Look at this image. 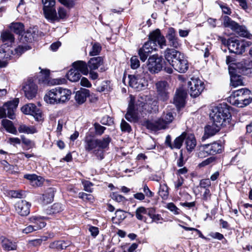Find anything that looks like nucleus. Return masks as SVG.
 <instances>
[{
    "label": "nucleus",
    "mask_w": 252,
    "mask_h": 252,
    "mask_svg": "<svg viewBox=\"0 0 252 252\" xmlns=\"http://www.w3.org/2000/svg\"><path fill=\"white\" fill-rule=\"evenodd\" d=\"M160 48L166 45V40L164 37L161 35L159 29H157L151 32L149 35V40L146 42L138 50V55L140 60L145 62L149 55L153 51L156 50L157 45Z\"/></svg>",
    "instance_id": "obj_1"
},
{
    "label": "nucleus",
    "mask_w": 252,
    "mask_h": 252,
    "mask_svg": "<svg viewBox=\"0 0 252 252\" xmlns=\"http://www.w3.org/2000/svg\"><path fill=\"white\" fill-rule=\"evenodd\" d=\"M111 141L109 136L101 139H95L91 136H86L84 140V148L86 151L92 152L101 160L104 158L103 149L107 148Z\"/></svg>",
    "instance_id": "obj_2"
},
{
    "label": "nucleus",
    "mask_w": 252,
    "mask_h": 252,
    "mask_svg": "<svg viewBox=\"0 0 252 252\" xmlns=\"http://www.w3.org/2000/svg\"><path fill=\"white\" fill-rule=\"evenodd\" d=\"M71 94L70 90L58 87L47 91L44 99L50 104H64L70 99Z\"/></svg>",
    "instance_id": "obj_3"
},
{
    "label": "nucleus",
    "mask_w": 252,
    "mask_h": 252,
    "mask_svg": "<svg viewBox=\"0 0 252 252\" xmlns=\"http://www.w3.org/2000/svg\"><path fill=\"white\" fill-rule=\"evenodd\" d=\"M231 116L225 105L214 107L210 113V117L214 125L218 127L226 126L230 121Z\"/></svg>",
    "instance_id": "obj_4"
},
{
    "label": "nucleus",
    "mask_w": 252,
    "mask_h": 252,
    "mask_svg": "<svg viewBox=\"0 0 252 252\" xmlns=\"http://www.w3.org/2000/svg\"><path fill=\"white\" fill-rule=\"evenodd\" d=\"M130 100L129 102L128 110L125 115L126 119L129 122H136L138 118L136 112V110L143 111L144 110V105L146 103L144 102L143 97H138L135 104L134 97L132 95L130 96Z\"/></svg>",
    "instance_id": "obj_5"
},
{
    "label": "nucleus",
    "mask_w": 252,
    "mask_h": 252,
    "mask_svg": "<svg viewBox=\"0 0 252 252\" xmlns=\"http://www.w3.org/2000/svg\"><path fill=\"white\" fill-rule=\"evenodd\" d=\"M174 119L172 113L167 112L164 113L161 118L153 122H148L147 127L152 130L157 131L161 129H165L167 125L171 123Z\"/></svg>",
    "instance_id": "obj_6"
},
{
    "label": "nucleus",
    "mask_w": 252,
    "mask_h": 252,
    "mask_svg": "<svg viewBox=\"0 0 252 252\" xmlns=\"http://www.w3.org/2000/svg\"><path fill=\"white\" fill-rule=\"evenodd\" d=\"M223 25L225 28L231 29L240 36L249 39L252 37V35L248 32L246 27L239 25L227 16L223 17Z\"/></svg>",
    "instance_id": "obj_7"
},
{
    "label": "nucleus",
    "mask_w": 252,
    "mask_h": 252,
    "mask_svg": "<svg viewBox=\"0 0 252 252\" xmlns=\"http://www.w3.org/2000/svg\"><path fill=\"white\" fill-rule=\"evenodd\" d=\"M19 103V100L16 98L12 101L5 103L2 107H0V118L7 117L10 119L15 118V111Z\"/></svg>",
    "instance_id": "obj_8"
},
{
    "label": "nucleus",
    "mask_w": 252,
    "mask_h": 252,
    "mask_svg": "<svg viewBox=\"0 0 252 252\" xmlns=\"http://www.w3.org/2000/svg\"><path fill=\"white\" fill-rule=\"evenodd\" d=\"M43 4V12L45 18L48 20H57V12L55 9L56 0H42Z\"/></svg>",
    "instance_id": "obj_9"
},
{
    "label": "nucleus",
    "mask_w": 252,
    "mask_h": 252,
    "mask_svg": "<svg viewBox=\"0 0 252 252\" xmlns=\"http://www.w3.org/2000/svg\"><path fill=\"white\" fill-rule=\"evenodd\" d=\"M251 45L249 41L244 40H239L235 38H230L229 44V50L231 53L236 54H242L245 51L246 47Z\"/></svg>",
    "instance_id": "obj_10"
},
{
    "label": "nucleus",
    "mask_w": 252,
    "mask_h": 252,
    "mask_svg": "<svg viewBox=\"0 0 252 252\" xmlns=\"http://www.w3.org/2000/svg\"><path fill=\"white\" fill-rule=\"evenodd\" d=\"M188 86L190 95L193 97L199 96L205 88L204 82L197 78H191Z\"/></svg>",
    "instance_id": "obj_11"
},
{
    "label": "nucleus",
    "mask_w": 252,
    "mask_h": 252,
    "mask_svg": "<svg viewBox=\"0 0 252 252\" xmlns=\"http://www.w3.org/2000/svg\"><path fill=\"white\" fill-rule=\"evenodd\" d=\"M221 145L217 142L202 145L200 147L198 156L200 158H203L209 155H215L220 153L221 151Z\"/></svg>",
    "instance_id": "obj_12"
},
{
    "label": "nucleus",
    "mask_w": 252,
    "mask_h": 252,
    "mask_svg": "<svg viewBox=\"0 0 252 252\" xmlns=\"http://www.w3.org/2000/svg\"><path fill=\"white\" fill-rule=\"evenodd\" d=\"M128 79L129 86L138 91L144 89L147 86V81L142 75H129Z\"/></svg>",
    "instance_id": "obj_13"
},
{
    "label": "nucleus",
    "mask_w": 252,
    "mask_h": 252,
    "mask_svg": "<svg viewBox=\"0 0 252 252\" xmlns=\"http://www.w3.org/2000/svg\"><path fill=\"white\" fill-rule=\"evenodd\" d=\"M21 111L25 114L32 115L36 121L41 122L43 120L41 110L33 103L23 106L21 108Z\"/></svg>",
    "instance_id": "obj_14"
},
{
    "label": "nucleus",
    "mask_w": 252,
    "mask_h": 252,
    "mask_svg": "<svg viewBox=\"0 0 252 252\" xmlns=\"http://www.w3.org/2000/svg\"><path fill=\"white\" fill-rule=\"evenodd\" d=\"M148 62L147 68L150 72L158 73L162 69V58L158 55H154L149 57Z\"/></svg>",
    "instance_id": "obj_15"
},
{
    "label": "nucleus",
    "mask_w": 252,
    "mask_h": 252,
    "mask_svg": "<svg viewBox=\"0 0 252 252\" xmlns=\"http://www.w3.org/2000/svg\"><path fill=\"white\" fill-rule=\"evenodd\" d=\"M23 90L24 92L25 96L29 99H32L35 97L36 95L37 86L32 79H30L24 84Z\"/></svg>",
    "instance_id": "obj_16"
},
{
    "label": "nucleus",
    "mask_w": 252,
    "mask_h": 252,
    "mask_svg": "<svg viewBox=\"0 0 252 252\" xmlns=\"http://www.w3.org/2000/svg\"><path fill=\"white\" fill-rule=\"evenodd\" d=\"M13 51L6 44L0 47V67H4L7 64L8 60L10 59Z\"/></svg>",
    "instance_id": "obj_17"
},
{
    "label": "nucleus",
    "mask_w": 252,
    "mask_h": 252,
    "mask_svg": "<svg viewBox=\"0 0 252 252\" xmlns=\"http://www.w3.org/2000/svg\"><path fill=\"white\" fill-rule=\"evenodd\" d=\"M168 40V44L174 49H178L181 46V42L176 36L175 30L173 28H169L168 29L167 33L166 35Z\"/></svg>",
    "instance_id": "obj_18"
},
{
    "label": "nucleus",
    "mask_w": 252,
    "mask_h": 252,
    "mask_svg": "<svg viewBox=\"0 0 252 252\" xmlns=\"http://www.w3.org/2000/svg\"><path fill=\"white\" fill-rule=\"evenodd\" d=\"M156 86L159 98L163 101H166L169 98L167 82L164 81H158L156 84Z\"/></svg>",
    "instance_id": "obj_19"
},
{
    "label": "nucleus",
    "mask_w": 252,
    "mask_h": 252,
    "mask_svg": "<svg viewBox=\"0 0 252 252\" xmlns=\"http://www.w3.org/2000/svg\"><path fill=\"white\" fill-rule=\"evenodd\" d=\"M229 73L230 76V85L234 88L244 86L243 78L236 73V69L232 66L229 67Z\"/></svg>",
    "instance_id": "obj_20"
},
{
    "label": "nucleus",
    "mask_w": 252,
    "mask_h": 252,
    "mask_svg": "<svg viewBox=\"0 0 252 252\" xmlns=\"http://www.w3.org/2000/svg\"><path fill=\"white\" fill-rule=\"evenodd\" d=\"M30 206L29 202L24 200H20L15 204L16 211L21 216H27L30 214Z\"/></svg>",
    "instance_id": "obj_21"
},
{
    "label": "nucleus",
    "mask_w": 252,
    "mask_h": 252,
    "mask_svg": "<svg viewBox=\"0 0 252 252\" xmlns=\"http://www.w3.org/2000/svg\"><path fill=\"white\" fill-rule=\"evenodd\" d=\"M252 100L251 92L250 91H246L245 94L240 96V97H237V99H234V101H232L230 103L239 107H243L249 104Z\"/></svg>",
    "instance_id": "obj_22"
},
{
    "label": "nucleus",
    "mask_w": 252,
    "mask_h": 252,
    "mask_svg": "<svg viewBox=\"0 0 252 252\" xmlns=\"http://www.w3.org/2000/svg\"><path fill=\"white\" fill-rule=\"evenodd\" d=\"M175 70L180 73L186 72L189 68L188 62L185 56L172 66Z\"/></svg>",
    "instance_id": "obj_23"
},
{
    "label": "nucleus",
    "mask_w": 252,
    "mask_h": 252,
    "mask_svg": "<svg viewBox=\"0 0 252 252\" xmlns=\"http://www.w3.org/2000/svg\"><path fill=\"white\" fill-rule=\"evenodd\" d=\"M186 93L182 90H177L174 98V103L178 107H182L184 106Z\"/></svg>",
    "instance_id": "obj_24"
},
{
    "label": "nucleus",
    "mask_w": 252,
    "mask_h": 252,
    "mask_svg": "<svg viewBox=\"0 0 252 252\" xmlns=\"http://www.w3.org/2000/svg\"><path fill=\"white\" fill-rule=\"evenodd\" d=\"M71 244V243L69 241H55L50 244L49 247L50 249L60 251L69 247Z\"/></svg>",
    "instance_id": "obj_25"
},
{
    "label": "nucleus",
    "mask_w": 252,
    "mask_h": 252,
    "mask_svg": "<svg viewBox=\"0 0 252 252\" xmlns=\"http://www.w3.org/2000/svg\"><path fill=\"white\" fill-rule=\"evenodd\" d=\"M103 63V59L102 57H93L88 62L89 70H96Z\"/></svg>",
    "instance_id": "obj_26"
},
{
    "label": "nucleus",
    "mask_w": 252,
    "mask_h": 252,
    "mask_svg": "<svg viewBox=\"0 0 252 252\" xmlns=\"http://www.w3.org/2000/svg\"><path fill=\"white\" fill-rule=\"evenodd\" d=\"M73 68L76 69L79 72L82 73L84 75L89 74L88 64L84 61H77L72 63Z\"/></svg>",
    "instance_id": "obj_27"
},
{
    "label": "nucleus",
    "mask_w": 252,
    "mask_h": 252,
    "mask_svg": "<svg viewBox=\"0 0 252 252\" xmlns=\"http://www.w3.org/2000/svg\"><path fill=\"white\" fill-rule=\"evenodd\" d=\"M90 95V91L86 89H81L76 92L75 99L79 104H83Z\"/></svg>",
    "instance_id": "obj_28"
},
{
    "label": "nucleus",
    "mask_w": 252,
    "mask_h": 252,
    "mask_svg": "<svg viewBox=\"0 0 252 252\" xmlns=\"http://www.w3.org/2000/svg\"><path fill=\"white\" fill-rule=\"evenodd\" d=\"M180 52L174 49L167 48L164 51L165 59L168 63H172L175 58L180 57Z\"/></svg>",
    "instance_id": "obj_29"
},
{
    "label": "nucleus",
    "mask_w": 252,
    "mask_h": 252,
    "mask_svg": "<svg viewBox=\"0 0 252 252\" xmlns=\"http://www.w3.org/2000/svg\"><path fill=\"white\" fill-rule=\"evenodd\" d=\"M144 110L150 113H156L158 110V101L148 98L146 104L144 105Z\"/></svg>",
    "instance_id": "obj_30"
},
{
    "label": "nucleus",
    "mask_w": 252,
    "mask_h": 252,
    "mask_svg": "<svg viewBox=\"0 0 252 252\" xmlns=\"http://www.w3.org/2000/svg\"><path fill=\"white\" fill-rule=\"evenodd\" d=\"M45 217L40 216H32L30 218V221L34 226L40 227L38 230L44 227L46 224L45 222Z\"/></svg>",
    "instance_id": "obj_31"
},
{
    "label": "nucleus",
    "mask_w": 252,
    "mask_h": 252,
    "mask_svg": "<svg viewBox=\"0 0 252 252\" xmlns=\"http://www.w3.org/2000/svg\"><path fill=\"white\" fill-rule=\"evenodd\" d=\"M220 128V127H218L214 125L213 123L211 126L208 125L206 126L205 128V133L202 137V139L205 140L210 136L214 135L219 131Z\"/></svg>",
    "instance_id": "obj_32"
},
{
    "label": "nucleus",
    "mask_w": 252,
    "mask_h": 252,
    "mask_svg": "<svg viewBox=\"0 0 252 252\" xmlns=\"http://www.w3.org/2000/svg\"><path fill=\"white\" fill-rule=\"evenodd\" d=\"M185 144L189 152H191L196 145V141L194 135L192 134H188L185 139Z\"/></svg>",
    "instance_id": "obj_33"
},
{
    "label": "nucleus",
    "mask_w": 252,
    "mask_h": 252,
    "mask_svg": "<svg viewBox=\"0 0 252 252\" xmlns=\"http://www.w3.org/2000/svg\"><path fill=\"white\" fill-rule=\"evenodd\" d=\"M196 48L203 53L204 58H207L210 55V50L211 49V45L210 43H204L196 45Z\"/></svg>",
    "instance_id": "obj_34"
},
{
    "label": "nucleus",
    "mask_w": 252,
    "mask_h": 252,
    "mask_svg": "<svg viewBox=\"0 0 252 252\" xmlns=\"http://www.w3.org/2000/svg\"><path fill=\"white\" fill-rule=\"evenodd\" d=\"M187 137V132H183L180 135L177 137L173 142L171 149H180L183 145V142Z\"/></svg>",
    "instance_id": "obj_35"
},
{
    "label": "nucleus",
    "mask_w": 252,
    "mask_h": 252,
    "mask_svg": "<svg viewBox=\"0 0 252 252\" xmlns=\"http://www.w3.org/2000/svg\"><path fill=\"white\" fill-rule=\"evenodd\" d=\"M67 79L71 82H76L78 81L81 77L80 72L73 68H71L66 74Z\"/></svg>",
    "instance_id": "obj_36"
},
{
    "label": "nucleus",
    "mask_w": 252,
    "mask_h": 252,
    "mask_svg": "<svg viewBox=\"0 0 252 252\" xmlns=\"http://www.w3.org/2000/svg\"><path fill=\"white\" fill-rule=\"evenodd\" d=\"M20 133H24L28 134H34L37 132L36 128L33 126H27L24 124L20 125L18 128Z\"/></svg>",
    "instance_id": "obj_37"
},
{
    "label": "nucleus",
    "mask_w": 252,
    "mask_h": 252,
    "mask_svg": "<svg viewBox=\"0 0 252 252\" xmlns=\"http://www.w3.org/2000/svg\"><path fill=\"white\" fill-rule=\"evenodd\" d=\"M1 124L8 132L13 134H17V131L11 121L3 119L1 121Z\"/></svg>",
    "instance_id": "obj_38"
},
{
    "label": "nucleus",
    "mask_w": 252,
    "mask_h": 252,
    "mask_svg": "<svg viewBox=\"0 0 252 252\" xmlns=\"http://www.w3.org/2000/svg\"><path fill=\"white\" fill-rule=\"evenodd\" d=\"M36 30L33 29H30L24 33V38L27 42H31L36 39L37 34Z\"/></svg>",
    "instance_id": "obj_39"
},
{
    "label": "nucleus",
    "mask_w": 252,
    "mask_h": 252,
    "mask_svg": "<svg viewBox=\"0 0 252 252\" xmlns=\"http://www.w3.org/2000/svg\"><path fill=\"white\" fill-rule=\"evenodd\" d=\"M3 248L6 251L15 250L17 245L15 243H13L11 240L4 238L1 241Z\"/></svg>",
    "instance_id": "obj_40"
},
{
    "label": "nucleus",
    "mask_w": 252,
    "mask_h": 252,
    "mask_svg": "<svg viewBox=\"0 0 252 252\" xmlns=\"http://www.w3.org/2000/svg\"><path fill=\"white\" fill-rule=\"evenodd\" d=\"M246 91L249 90L246 88H243L234 91L228 98L230 103L232 101H234V99H237V97H240V96L245 94Z\"/></svg>",
    "instance_id": "obj_41"
},
{
    "label": "nucleus",
    "mask_w": 252,
    "mask_h": 252,
    "mask_svg": "<svg viewBox=\"0 0 252 252\" xmlns=\"http://www.w3.org/2000/svg\"><path fill=\"white\" fill-rule=\"evenodd\" d=\"M158 194L163 199H166L168 198L169 195L168 187L166 184L160 185Z\"/></svg>",
    "instance_id": "obj_42"
},
{
    "label": "nucleus",
    "mask_w": 252,
    "mask_h": 252,
    "mask_svg": "<svg viewBox=\"0 0 252 252\" xmlns=\"http://www.w3.org/2000/svg\"><path fill=\"white\" fill-rule=\"evenodd\" d=\"M1 38L2 41L8 42L12 43L14 41V37L13 35L9 32H3L1 34Z\"/></svg>",
    "instance_id": "obj_43"
},
{
    "label": "nucleus",
    "mask_w": 252,
    "mask_h": 252,
    "mask_svg": "<svg viewBox=\"0 0 252 252\" xmlns=\"http://www.w3.org/2000/svg\"><path fill=\"white\" fill-rule=\"evenodd\" d=\"M24 25L21 23H13L11 26V29L15 33L18 34L22 33L24 31Z\"/></svg>",
    "instance_id": "obj_44"
},
{
    "label": "nucleus",
    "mask_w": 252,
    "mask_h": 252,
    "mask_svg": "<svg viewBox=\"0 0 252 252\" xmlns=\"http://www.w3.org/2000/svg\"><path fill=\"white\" fill-rule=\"evenodd\" d=\"M54 197V190L52 188H50L47 192L44 195L43 199L46 203H50L53 200Z\"/></svg>",
    "instance_id": "obj_45"
},
{
    "label": "nucleus",
    "mask_w": 252,
    "mask_h": 252,
    "mask_svg": "<svg viewBox=\"0 0 252 252\" xmlns=\"http://www.w3.org/2000/svg\"><path fill=\"white\" fill-rule=\"evenodd\" d=\"M8 194L14 198H23L25 195V192L22 190H11L8 191Z\"/></svg>",
    "instance_id": "obj_46"
},
{
    "label": "nucleus",
    "mask_w": 252,
    "mask_h": 252,
    "mask_svg": "<svg viewBox=\"0 0 252 252\" xmlns=\"http://www.w3.org/2000/svg\"><path fill=\"white\" fill-rule=\"evenodd\" d=\"M155 211L153 209L149 210L147 213L148 216L152 219L153 221H155L158 223L160 220H162V218L161 216L159 214H156L154 213Z\"/></svg>",
    "instance_id": "obj_47"
},
{
    "label": "nucleus",
    "mask_w": 252,
    "mask_h": 252,
    "mask_svg": "<svg viewBox=\"0 0 252 252\" xmlns=\"http://www.w3.org/2000/svg\"><path fill=\"white\" fill-rule=\"evenodd\" d=\"M101 50L100 45L98 43H94L92 48L91 50L90 51L89 54L90 56H94L98 55Z\"/></svg>",
    "instance_id": "obj_48"
},
{
    "label": "nucleus",
    "mask_w": 252,
    "mask_h": 252,
    "mask_svg": "<svg viewBox=\"0 0 252 252\" xmlns=\"http://www.w3.org/2000/svg\"><path fill=\"white\" fill-rule=\"evenodd\" d=\"M147 213L146 209L144 207H138L135 212V216L136 218L139 220H143V214H146Z\"/></svg>",
    "instance_id": "obj_49"
},
{
    "label": "nucleus",
    "mask_w": 252,
    "mask_h": 252,
    "mask_svg": "<svg viewBox=\"0 0 252 252\" xmlns=\"http://www.w3.org/2000/svg\"><path fill=\"white\" fill-rule=\"evenodd\" d=\"M94 128L95 134L99 136L101 135L106 129L105 127L101 126L100 124L97 123L94 124Z\"/></svg>",
    "instance_id": "obj_50"
},
{
    "label": "nucleus",
    "mask_w": 252,
    "mask_h": 252,
    "mask_svg": "<svg viewBox=\"0 0 252 252\" xmlns=\"http://www.w3.org/2000/svg\"><path fill=\"white\" fill-rule=\"evenodd\" d=\"M30 47L29 46H19L18 47L15 49L14 53L13 52L12 54L17 55L20 56L25 51L29 50Z\"/></svg>",
    "instance_id": "obj_51"
},
{
    "label": "nucleus",
    "mask_w": 252,
    "mask_h": 252,
    "mask_svg": "<svg viewBox=\"0 0 252 252\" xmlns=\"http://www.w3.org/2000/svg\"><path fill=\"white\" fill-rule=\"evenodd\" d=\"M120 127L121 129L123 132L129 133L131 131V127L124 120H122Z\"/></svg>",
    "instance_id": "obj_52"
},
{
    "label": "nucleus",
    "mask_w": 252,
    "mask_h": 252,
    "mask_svg": "<svg viewBox=\"0 0 252 252\" xmlns=\"http://www.w3.org/2000/svg\"><path fill=\"white\" fill-rule=\"evenodd\" d=\"M130 66L132 69H136L140 66V62L137 56H133L130 59Z\"/></svg>",
    "instance_id": "obj_53"
},
{
    "label": "nucleus",
    "mask_w": 252,
    "mask_h": 252,
    "mask_svg": "<svg viewBox=\"0 0 252 252\" xmlns=\"http://www.w3.org/2000/svg\"><path fill=\"white\" fill-rule=\"evenodd\" d=\"M58 15L59 17H57L58 19L57 20L54 21H49L53 22L57 20L58 21L59 19H63L66 18L67 17V13L65 9L62 7L59 8V9H58ZM57 16H58L57 15Z\"/></svg>",
    "instance_id": "obj_54"
},
{
    "label": "nucleus",
    "mask_w": 252,
    "mask_h": 252,
    "mask_svg": "<svg viewBox=\"0 0 252 252\" xmlns=\"http://www.w3.org/2000/svg\"><path fill=\"white\" fill-rule=\"evenodd\" d=\"M167 208L171 212H173L175 215L180 214V209L177 208L173 203H169L167 204Z\"/></svg>",
    "instance_id": "obj_55"
},
{
    "label": "nucleus",
    "mask_w": 252,
    "mask_h": 252,
    "mask_svg": "<svg viewBox=\"0 0 252 252\" xmlns=\"http://www.w3.org/2000/svg\"><path fill=\"white\" fill-rule=\"evenodd\" d=\"M48 240V236H42L40 239H36L31 241V243L34 246H38L41 244L42 242L46 241Z\"/></svg>",
    "instance_id": "obj_56"
},
{
    "label": "nucleus",
    "mask_w": 252,
    "mask_h": 252,
    "mask_svg": "<svg viewBox=\"0 0 252 252\" xmlns=\"http://www.w3.org/2000/svg\"><path fill=\"white\" fill-rule=\"evenodd\" d=\"M78 196L79 198L85 201H92L94 199V197L91 194H87L83 192H79Z\"/></svg>",
    "instance_id": "obj_57"
},
{
    "label": "nucleus",
    "mask_w": 252,
    "mask_h": 252,
    "mask_svg": "<svg viewBox=\"0 0 252 252\" xmlns=\"http://www.w3.org/2000/svg\"><path fill=\"white\" fill-rule=\"evenodd\" d=\"M84 186V189L87 192H92L93 191L92 186L93 184L89 181H84L82 182Z\"/></svg>",
    "instance_id": "obj_58"
},
{
    "label": "nucleus",
    "mask_w": 252,
    "mask_h": 252,
    "mask_svg": "<svg viewBox=\"0 0 252 252\" xmlns=\"http://www.w3.org/2000/svg\"><path fill=\"white\" fill-rule=\"evenodd\" d=\"M111 197L113 199L118 202H124L126 200V198L124 196L115 193H113L112 194Z\"/></svg>",
    "instance_id": "obj_59"
},
{
    "label": "nucleus",
    "mask_w": 252,
    "mask_h": 252,
    "mask_svg": "<svg viewBox=\"0 0 252 252\" xmlns=\"http://www.w3.org/2000/svg\"><path fill=\"white\" fill-rule=\"evenodd\" d=\"M39 227L34 226L32 224L30 225L24 229L23 232L26 234L30 233L33 231L38 230V228Z\"/></svg>",
    "instance_id": "obj_60"
},
{
    "label": "nucleus",
    "mask_w": 252,
    "mask_h": 252,
    "mask_svg": "<svg viewBox=\"0 0 252 252\" xmlns=\"http://www.w3.org/2000/svg\"><path fill=\"white\" fill-rule=\"evenodd\" d=\"M215 158L213 157H211L203 161L201 163L199 164V166L200 167H204L206 165H209V164L212 163L215 160Z\"/></svg>",
    "instance_id": "obj_61"
},
{
    "label": "nucleus",
    "mask_w": 252,
    "mask_h": 252,
    "mask_svg": "<svg viewBox=\"0 0 252 252\" xmlns=\"http://www.w3.org/2000/svg\"><path fill=\"white\" fill-rule=\"evenodd\" d=\"M80 84L81 86L87 88H90L92 86L91 83L90 82L89 80L86 77L82 78L80 81Z\"/></svg>",
    "instance_id": "obj_62"
},
{
    "label": "nucleus",
    "mask_w": 252,
    "mask_h": 252,
    "mask_svg": "<svg viewBox=\"0 0 252 252\" xmlns=\"http://www.w3.org/2000/svg\"><path fill=\"white\" fill-rule=\"evenodd\" d=\"M59 1L64 5L71 7L73 6L74 0H59Z\"/></svg>",
    "instance_id": "obj_63"
},
{
    "label": "nucleus",
    "mask_w": 252,
    "mask_h": 252,
    "mask_svg": "<svg viewBox=\"0 0 252 252\" xmlns=\"http://www.w3.org/2000/svg\"><path fill=\"white\" fill-rule=\"evenodd\" d=\"M112 122V119L107 116L102 118L101 120V123L103 125H110Z\"/></svg>",
    "instance_id": "obj_64"
}]
</instances>
